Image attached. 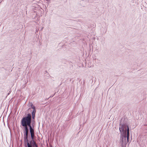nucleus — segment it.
<instances>
[{"instance_id": "2", "label": "nucleus", "mask_w": 147, "mask_h": 147, "mask_svg": "<svg viewBox=\"0 0 147 147\" xmlns=\"http://www.w3.org/2000/svg\"><path fill=\"white\" fill-rule=\"evenodd\" d=\"M126 127L127 126L125 124L120 125V126L119 127L120 131L121 132L122 131L123 132H126Z\"/></svg>"}, {"instance_id": "5", "label": "nucleus", "mask_w": 147, "mask_h": 147, "mask_svg": "<svg viewBox=\"0 0 147 147\" xmlns=\"http://www.w3.org/2000/svg\"><path fill=\"white\" fill-rule=\"evenodd\" d=\"M25 128V137L26 138V139H27L28 137V129L27 126H24Z\"/></svg>"}, {"instance_id": "9", "label": "nucleus", "mask_w": 147, "mask_h": 147, "mask_svg": "<svg viewBox=\"0 0 147 147\" xmlns=\"http://www.w3.org/2000/svg\"><path fill=\"white\" fill-rule=\"evenodd\" d=\"M31 136L32 138L33 139L34 136V134H31Z\"/></svg>"}, {"instance_id": "7", "label": "nucleus", "mask_w": 147, "mask_h": 147, "mask_svg": "<svg viewBox=\"0 0 147 147\" xmlns=\"http://www.w3.org/2000/svg\"><path fill=\"white\" fill-rule=\"evenodd\" d=\"M29 127L30 128V134H34V130L32 128L31 125Z\"/></svg>"}, {"instance_id": "8", "label": "nucleus", "mask_w": 147, "mask_h": 147, "mask_svg": "<svg viewBox=\"0 0 147 147\" xmlns=\"http://www.w3.org/2000/svg\"><path fill=\"white\" fill-rule=\"evenodd\" d=\"M31 107L34 109L33 110H36L35 107L33 105H31Z\"/></svg>"}, {"instance_id": "4", "label": "nucleus", "mask_w": 147, "mask_h": 147, "mask_svg": "<svg viewBox=\"0 0 147 147\" xmlns=\"http://www.w3.org/2000/svg\"><path fill=\"white\" fill-rule=\"evenodd\" d=\"M127 136H126V134L124 135L123 137L124 138H125L127 137V141L128 142V140L129 139V129L128 127L127 126Z\"/></svg>"}, {"instance_id": "1", "label": "nucleus", "mask_w": 147, "mask_h": 147, "mask_svg": "<svg viewBox=\"0 0 147 147\" xmlns=\"http://www.w3.org/2000/svg\"><path fill=\"white\" fill-rule=\"evenodd\" d=\"M31 116L30 114H28L27 117H24L22 121L21 124L23 126H30L31 121Z\"/></svg>"}, {"instance_id": "6", "label": "nucleus", "mask_w": 147, "mask_h": 147, "mask_svg": "<svg viewBox=\"0 0 147 147\" xmlns=\"http://www.w3.org/2000/svg\"><path fill=\"white\" fill-rule=\"evenodd\" d=\"M36 112V110H33V112L32 113V118L34 119Z\"/></svg>"}, {"instance_id": "3", "label": "nucleus", "mask_w": 147, "mask_h": 147, "mask_svg": "<svg viewBox=\"0 0 147 147\" xmlns=\"http://www.w3.org/2000/svg\"><path fill=\"white\" fill-rule=\"evenodd\" d=\"M28 147H38L35 142L33 141L32 145L30 144L28 142L27 143Z\"/></svg>"}]
</instances>
